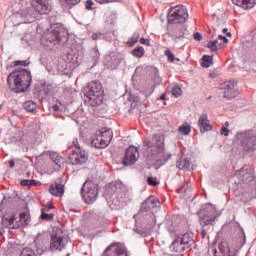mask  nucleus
Returning a JSON list of instances; mask_svg holds the SVG:
<instances>
[{
    "instance_id": "f257e3e1",
    "label": "nucleus",
    "mask_w": 256,
    "mask_h": 256,
    "mask_svg": "<svg viewBox=\"0 0 256 256\" xmlns=\"http://www.w3.org/2000/svg\"><path fill=\"white\" fill-rule=\"evenodd\" d=\"M31 81H33L31 72L25 69L14 71L7 77L8 87L14 93H24V91H27L31 87Z\"/></svg>"
},
{
    "instance_id": "f03ea898",
    "label": "nucleus",
    "mask_w": 256,
    "mask_h": 256,
    "mask_svg": "<svg viewBox=\"0 0 256 256\" xmlns=\"http://www.w3.org/2000/svg\"><path fill=\"white\" fill-rule=\"evenodd\" d=\"M236 141L242 145L243 149L248 153H255L256 151V129L238 132L236 134Z\"/></svg>"
},
{
    "instance_id": "7ed1b4c3",
    "label": "nucleus",
    "mask_w": 256,
    "mask_h": 256,
    "mask_svg": "<svg viewBox=\"0 0 256 256\" xmlns=\"http://www.w3.org/2000/svg\"><path fill=\"white\" fill-rule=\"evenodd\" d=\"M189 14L185 6H175L168 12V22L172 25H181L187 21Z\"/></svg>"
},
{
    "instance_id": "20e7f679",
    "label": "nucleus",
    "mask_w": 256,
    "mask_h": 256,
    "mask_svg": "<svg viewBox=\"0 0 256 256\" xmlns=\"http://www.w3.org/2000/svg\"><path fill=\"white\" fill-rule=\"evenodd\" d=\"M68 39L67 30L61 25L46 35V41L47 43H50V45H58V43L65 45Z\"/></svg>"
},
{
    "instance_id": "39448f33",
    "label": "nucleus",
    "mask_w": 256,
    "mask_h": 256,
    "mask_svg": "<svg viewBox=\"0 0 256 256\" xmlns=\"http://www.w3.org/2000/svg\"><path fill=\"white\" fill-rule=\"evenodd\" d=\"M147 146L150 149H154L152 155H159L160 159H167V155H165L164 135H154L153 138L150 141H148Z\"/></svg>"
},
{
    "instance_id": "423d86ee",
    "label": "nucleus",
    "mask_w": 256,
    "mask_h": 256,
    "mask_svg": "<svg viewBox=\"0 0 256 256\" xmlns=\"http://www.w3.org/2000/svg\"><path fill=\"white\" fill-rule=\"evenodd\" d=\"M215 219H217V210L212 204H207L206 207L199 212V221L202 227L214 225Z\"/></svg>"
},
{
    "instance_id": "0eeeda50",
    "label": "nucleus",
    "mask_w": 256,
    "mask_h": 256,
    "mask_svg": "<svg viewBox=\"0 0 256 256\" xmlns=\"http://www.w3.org/2000/svg\"><path fill=\"white\" fill-rule=\"evenodd\" d=\"M82 197L87 205H93L97 201V184L87 180L82 188Z\"/></svg>"
},
{
    "instance_id": "6e6552de",
    "label": "nucleus",
    "mask_w": 256,
    "mask_h": 256,
    "mask_svg": "<svg viewBox=\"0 0 256 256\" xmlns=\"http://www.w3.org/2000/svg\"><path fill=\"white\" fill-rule=\"evenodd\" d=\"M113 140V130L108 127L101 128L98 135V149H105Z\"/></svg>"
},
{
    "instance_id": "1a4fd4ad",
    "label": "nucleus",
    "mask_w": 256,
    "mask_h": 256,
    "mask_svg": "<svg viewBox=\"0 0 256 256\" xmlns=\"http://www.w3.org/2000/svg\"><path fill=\"white\" fill-rule=\"evenodd\" d=\"M253 173V168L245 165L240 170L235 172V177H237V179L240 181H243V183H250V185H253V182L256 183L255 175Z\"/></svg>"
},
{
    "instance_id": "9d476101",
    "label": "nucleus",
    "mask_w": 256,
    "mask_h": 256,
    "mask_svg": "<svg viewBox=\"0 0 256 256\" xmlns=\"http://www.w3.org/2000/svg\"><path fill=\"white\" fill-rule=\"evenodd\" d=\"M139 159V150L135 146H130L126 151L123 158V165L131 166L135 165L137 163V160Z\"/></svg>"
},
{
    "instance_id": "9b49d317",
    "label": "nucleus",
    "mask_w": 256,
    "mask_h": 256,
    "mask_svg": "<svg viewBox=\"0 0 256 256\" xmlns=\"http://www.w3.org/2000/svg\"><path fill=\"white\" fill-rule=\"evenodd\" d=\"M104 256H128L127 248L124 244L113 243L105 249Z\"/></svg>"
},
{
    "instance_id": "f8f14e48",
    "label": "nucleus",
    "mask_w": 256,
    "mask_h": 256,
    "mask_svg": "<svg viewBox=\"0 0 256 256\" xmlns=\"http://www.w3.org/2000/svg\"><path fill=\"white\" fill-rule=\"evenodd\" d=\"M67 243H69V238L57 234L53 235L51 238L50 249L52 251H61L62 249H65Z\"/></svg>"
},
{
    "instance_id": "ddd939ff",
    "label": "nucleus",
    "mask_w": 256,
    "mask_h": 256,
    "mask_svg": "<svg viewBox=\"0 0 256 256\" xmlns=\"http://www.w3.org/2000/svg\"><path fill=\"white\" fill-rule=\"evenodd\" d=\"M31 3L39 15H47L51 11L48 0H32Z\"/></svg>"
},
{
    "instance_id": "4468645a",
    "label": "nucleus",
    "mask_w": 256,
    "mask_h": 256,
    "mask_svg": "<svg viewBox=\"0 0 256 256\" xmlns=\"http://www.w3.org/2000/svg\"><path fill=\"white\" fill-rule=\"evenodd\" d=\"M87 152H79V151H72V154L69 156V161L72 165H83V163H87Z\"/></svg>"
},
{
    "instance_id": "2eb2a0df",
    "label": "nucleus",
    "mask_w": 256,
    "mask_h": 256,
    "mask_svg": "<svg viewBox=\"0 0 256 256\" xmlns=\"http://www.w3.org/2000/svg\"><path fill=\"white\" fill-rule=\"evenodd\" d=\"M256 198V182H252V184L246 186L244 191L242 192L241 201L243 203H248L252 199Z\"/></svg>"
},
{
    "instance_id": "dca6fc26",
    "label": "nucleus",
    "mask_w": 256,
    "mask_h": 256,
    "mask_svg": "<svg viewBox=\"0 0 256 256\" xmlns=\"http://www.w3.org/2000/svg\"><path fill=\"white\" fill-rule=\"evenodd\" d=\"M222 89L224 99H233L237 96V92L235 91V81L230 80L223 84Z\"/></svg>"
},
{
    "instance_id": "f3484780",
    "label": "nucleus",
    "mask_w": 256,
    "mask_h": 256,
    "mask_svg": "<svg viewBox=\"0 0 256 256\" xmlns=\"http://www.w3.org/2000/svg\"><path fill=\"white\" fill-rule=\"evenodd\" d=\"M198 127L200 129V133H207V131H213V126L211 125V121L209 120V116L207 114H202L198 119Z\"/></svg>"
},
{
    "instance_id": "a211bd4d",
    "label": "nucleus",
    "mask_w": 256,
    "mask_h": 256,
    "mask_svg": "<svg viewBox=\"0 0 256 256\" xmlns=\"http://www.w3.org/2000/svg\"><path fill=\"white\" fill-rule=\"evenodd\" d=\"M2 225L8 229H17L19 228L20 224L17 222V218L15 215H6L2 218Z\"/></svg>"
},
{
    "instance_id": "6ab92c4d",
    "label": "nucleus",
    "mask_w": 256,
    "mask_h": 256,
    "mask_svg": "<svg viewBox=\"0 0 256 256\" xmlns=\"http://www.w3.org/2000/svg\"><path fill=\"white\" fill-rule=\"evenodd\" d=\"M39 242L37 240L34 241V246L36 247L35 250H33L30 247H26L22 250L20 256H37V255H43V248L41 246H38ZM36 252V253H35Z\"/></svg>"
},
{
    "instance_id": "aec40b11",
    "label": "nucleus",
    "mask_w": 256,
    "mask_h": 256,
    "mask_svg": "<svg viewBox=\"0 0 256 256\" xmlns=\"http://www.w3.org/2000/svg\"><path fill=\"white\" fill-rule=\"evenodd\" d=\"M159 205V200L153 196L148 197L141 205V211H151Z\"/></svg>"
},
{
    "instance_id": "412c9836",
    "label": "nucleus",
    "mask_w": 256,
    "mask_h": 256,
    "mask_svg": "<svg viewBox=\"0 0 256 256\" xmlns=\"http://www.w3.org/2000/svg\"><path fill=\"white\" fill-rule=\"evenodd\" d=\"M97 93V82L92 81L88 84L86 88V96L88 97L89 101H95L97 97L95 96Z\"/></svg>"
},
{
    "instance_id": "4be33fe9",
    "label": "nucleus",
    "mask_w": 256,
    "mask_h": 256,
    "mask_svg": "<svg viewBox=\"0 0 256 256\" xmlns=\"http://www.w3.org/2000/svg\"><path fill=\"white\" fill-rule=\"evenodd\" d=\"M51 195L55 197H61L65 193V186L63 184L55 183L50 186L49 189Z\"/></svg>"
},
{
    "instance_id": "5701e85b",
    "label": "nucleus",
    "mask_w": 256,
    "mask_h": 256,
    "mask_svg": "<svg viewBox=\"0 0 256 256\" xmlns=\"http://www.w3.org/2000/svg\"><path fill=\"white\" fill-rule=\"evenodd\" d=\"M234 5L242 7V9H253L256 5V0H232Z\"/></svg>"
},
{
    "instance_id": "b1692460",
    "label": "nucleus",
    "mask_w": 256,
    "mask_h": 256,
    "mask_svg": "<svg viewBox=\"0 0 256 256\" xmlns=\"http://www.w3.org/2000/svg\"><path fill=\"white\" fill-rule=\"evenodd\" d=\"M219 251L222 256H235V251L229 248V244L227 242H222L219 245Z\"/></svg>"
},
{
    "instance_id": "393cba45",
    "label": "nucleus",
    "mask_w": 256,
    "mask_h": 256,
    "mask_svg": "<svg viewBox=\"0 0 256 256\" xmlns=\"http://www.w3.org/2000/svg\"><path fill=\"white\" fill-rule=\"evenodd\" d=\"M170 249H172V251H174V253H183V251L187 248L182 244V242L179 240V238H177L176 240H174L172 242Z\"/></svg>"
},
{
    "instance_id": "a878e982",
    "label": "nucleus",
    "mask_w": 256,
    "mask_h": 256,
    "mask_svg": "<svg viewBox=\"0 0 256 256\" xmlns=\"http://www.w3.org/2000/svg\"><path fill=\"white\" fill-rule=\"evenodd\" d=\"M178 169L187 171L191 167V161L188 158H180L176 163Z\"/></svg>"
},
{
    "instance_id": "bb28decb",
    "label": "nucleus",
    "mask_w": 256,
    "mask_h": 256,
    "mask_svg": "<svg viewBox=\"0 0 256 256\" xmlns=\"http://www.w3.org/2000/svg\"><path fill=\"white\" fill-rule=\"evenodd\" d=\"M178 239L182 242L186 249H189V247H191V245L194 243L193 237H191V235L188 233L182 235V237H178Z\"/></svg>"
},
{
    "instance_id": "cd10ccee",
    "label": "nucleus",
    "mask_w": 256,
    "mask_h": 256,
    "mask_svg": "<svg viewBox=\"0 0 256 256\" xmlns=\"http://www.w3.org/2000/svg\"><path fill=\"white\" fill-rule=\"evenodd\" d=\"M24 109H26L28 113H35L37 111V104L31 100L26 101L24 103Z\"/></svg>"
},
{
    "instance_id": "c85d7f7f",
    "label": "nucleus",
    "mask_w": 256,
    "mask_h": 256,
    "mask_svg": "<svg viewBox=\"0 0 256 256\" xmlns=\"http://www.w3.org/2000/svg\"><path fill=\"white\" fill-rule=\"evenodd\" d=\"M50 158L53 160V162L61 167V161H63V157L59 155L57 152H50Z\"/></svg>"
},
{
    "instance_id": "c756f323",
    "label": "nucleus",
    "mask_w": 256,
    "mask_h": 256,
    "mask_svg": "<svg viewBox=\"0 0 256 256\" xmlns=\"http://www.w3.org/2000/svg\"><path fill=\"white\" fill-rule=\"evenodd\" d=\"M86 145L90 147H97V133H93L89 138L85 140Z\"/></svg>"
},
{
    "instance_id": "7c9ffc66",
    "label": "nucleus",
    "mask_w": 256,
    "mask_h": 256,
    "mask_svg": "<svg viewBox=\"0 0 256 256\" xmlns=\"http://www.w3.org/2000/svg\"><path fill=\"white\" fill-rule=\"evenodd\" d=\"M174 37L177 39H183L185 37V27L184 26H179L174 30Z\"/></svg>"
},
{
    "instance_id": "2f4dec72",
    "label": "nucleus",
    "mask_w": 256,
    "mask_h": 256,
    "mask_svg": "<svg viewBox=\"0 0 256 256\" xmlns=\"http://www.w3.org/2000/svg\"><path fill=\"white\" fill-rule=\"evenodd\" d=\"M202 61V67H211L213 65V56L204 55Z\"/></svg>"
},
{
    "instance_id": "473e14b6",
    "label": "nucleus",
    "mask_w": 256,
    "mask_h": 256,
    "mask_svg": "<svg viewBox=\"0 0 256 256\" xmlns=\"http://www.w3.org/2000/svg\"><path fill=\"white\" fill-rule=\"evenodd\" d=\"M144 53H145V49L143 48V46H138L134 50H132V55L134 57L141 58L143 57Z\"/></svg>"
},
{
    "instance_id": "72a5a7b5",
    "label": "nucleus",
    "mask_w": 256,
    "mask_h": 256,
    "mask_svg": "<svg viewBox=\"0 0 256 256\" xmlns=\"http://www.w3.org/2000/svg\"><path fill=\"white\" fill-rule=\"evenodd\" d=\"M19 221L22 225H29V222L31 221V216L27 213H21Z\"/></svg>"
},
{
    "instance_id": "f704fd0d",
    "label": "nucleus",
    "mask_w": 256,
    "mask_h": 256,
    "mask_svg": "<svg viewBox=\"0 0 256 256\" xmlns=\"http://www.w3.org/2000/svg\"><path fill=\"white\" fill-rule=\"evenodd\" d=\"M178 131L182 133V135H189V133H191V126L187 123H184L178 128Z\"/></svg>"
},
{
    "instance_id": "c9c22d12",
    "label": "nucleus",
    "mask_w": 256,
    "mask_h": 256,
    "mask_svg": "<svg viewBox=\"0 0 256 256\" xmlns=\"http://www.w3.org/2000/svg\"><path fill=\"white\" fill-rule=\"evenodd\" d=\"M53 217H55V214L53 213L47 214L45 213V209H42V214L40 216V219H42L43 221H52Z\"/></svg>"
},
{
    "instance_id": "e433bc0d",
    "label": "nucleus",
    "mask_w": 256,
    "mask_h": 256,
    "mask_svg": "<svg viewBox=\"0 0 256 256\" xmlns=\"http://www.w3.org/2000/svg\"><path fill=\"white\" fill-rule=\"evenodd\" d=\"M172 95L174 97H181V95H183V90H181V87L176 85L172 88Z\"/></svg>"
},
{
    "instance_id": "4c0bfd02",
    "label": "nucleus",
    "mask_w": 256,
    "mask_h": 256,
    "mask_svg": "<svg viewBox=\"0 0 256 256\" xmlns=\"http://www.w3.org/2000/svg\"><path fill=\"white\" fill-rule=\"evenodd\" d=\"M207 48L210 49L213 53H216V51H219V48L217 46V41H210L207 44Z\"/></svg>"
},
{
    "instance_id": "58836bf2",
    "label": "nucleus",
    "mask_w": 256,
    "mask_h": 256,
    "mask_svg": "<svg viewBox=\"0 0 256 256\" xmlns=\"http://www.w3.org/2000/svg\"><path fill=\"white\" fill-rule=\"evenodd\" d=\"M165 55L168 57V61L170 63H173V61H179V58H175V55L173 52H171V50H166Z\"/></svg>"
},
{
    "instance_id": "ea45409f",
    "label": "nucleus",
    "mask_w": 256,
    "mask_h": 256,
    "mask_svg": "<svg viewBox=\"0 0 256 256\" xmlns=\"http://www.w3.org/2000/svg\"><path fill=\"white\" fill-rule=\"evenodd\" d=\"M147 183L152 187H157V185H159V181H157V178H154L153 176H149L147 178Z\"/></svg>"
},
{
    "instance_id": "a19ab883",
    "label": "nucleus",
    "mask_w": 256,
    "mask_h": 256,
    "mask_svg": "<svg viewBox=\"0 0 256 256\" xmlns=\"http://www.w3.org/2000/svg\"><path fill=\"white\" fill-rule=\"evenodd\" d=\"M139 41V34H134L129 40H128V45L130 47H133V45H135V43H137Z\"/></svg>"
},
{
    "instance_id": "79ce46f5",
    "label": "nucleus",
    "mask_w": 256,
    "mask_h": 256,
    "mask_svg": "<svg viewBox=\"0 0 256 256\" xmlns=\"http://www.w3.org/2000/svg\"><path fill=\"white\" fill-rule=\"evenodd\" d=\"M31 35L26 34L24 37H22V45H24V47H27V45H31Z\"/></svg>"
},
{
    "instance_id": "37998d69",
    "label": "nucleus",
    "mask_w": 256,
    "mask_h": 256,
    "mask_svg": "<svg viewBox=\"0 0 256 256\" xmlns=\"http://www.w3.org/2000/svg\"><path fill=\"white\" fill-rule=\"evenodd\" d=\"M14 65L19 66L21 65L22 67H27L29 65V61L27 60H18L14 62Z\"/></svg>"
},
{
    "instance_id": "c03bdc74",
    "label": "nucleus",
    "mask_w": 256,
    "mask_h": 256,
    "mask_svg": "<svg viewBox=\"0 0 256 256\" xmlns=\"http://www.w3.org/2000/svg\"><path fill=\"white\" fill-rule=\"evenodd\" d=\"M64 1L66 5H69V7H73L74 5L81 3V0H64Z\"/></svg>"
},
{
    "instance_id": "a18cd8bd",
    "label": "nucleus",
    "mask_w": 256,
    "mask_h": 256,
    "mask_svg": "<svg viewBox=\"0 0 256 256\" xmlns=\"http://www.w3.org/2000/svg\"><path fill=\"white\" fill-rule=\"evenodd\" d=\"M220 134L224 135V137H229V129H227V127H222L220 130Z\"/></svg>"
},
{
    "instance_id": "49530a36",
    "label": "nucleus",
    "mask_w": 256,
    "mask_h": 256,
    "mask_svg": "<svg viewBox=\"0 0 256 256\" xmlns=\"http://www.w3.org/2000/svg\"><path fill=\"white\" fill-rule=\"evenodd\" d=\"M93 5H95V3L93 2V0H87V2H86V9H88L89 11H91V9H93Z\"/></svg>"
},
{
    "instance_id": "de8ad7c7",
    "label": "nucleus",
    "mask_w": 256,
    "mask_h": 256,
    "mask_svg": "<svg viewBox=\"0 0 256 256\" xmlns=\"http://www.w3.org/2000/svg\"><path fill=\"white\" fill-rule=\"evenodd\" d=\"M98 99L100 101L101 104L105 103V90H101V96H98Z\"/></svg>"
},
{
    "instance_id": "09e8293b",
    "label": "nucleus",
    "mask_w": 256,
    "mask_h": 256,
    "mask_svg": "<svg viewBox=\"0 0 256 256\" xmlns=\"http://www.w3.org/2000/svg\"><path fill=\"white\" fill-rule=\"evenodd\" d=\"M73 144L75 145V148H76V150H74V151L82 152L81 151V146L79 145V140L74 139Z\"/></svg>"
},
{
    "instance_id": "8fccbe9b",
    "label": "nucleus",
    "mask_w": 256,
    "mask_h": 256,
    "mask_svg": "<svg viewBox=\"0 0 256 256\" xmlns=\"http://www.w3.org/2000/svg\"><path fill=\"white\" fill-rule=\"evenodd\" d=\"M219 41L223 44V43H229V39H227V37L223 36V35H219L218 36Z\"/></svg>"
},
{
    "instance_id": "3c124183",
    "label": "nucleus",
    "mask_w": 256,
    "mask_h": 256,
    "mask_svg": "<svg viewBox=\"0 0 256 256\" xmlns=\"http://www.w3.org/2000/svg\"><path fill=\"white\" fill-rule=\"evenodd\" d=\"M194 39H195V41H201V39H203V36L201 35V33L195 32Z\"/></svg>"
},
{
    "instance_id": "603ef678",
    "label": "nucleus",
    "mask_w": 256,
    "mask_h": 256,
    "mask_svg": "<svg viewBox=\"0 0 256 256\" xmlns=\"http://www.w3.org/2000/svg\"><path fill=\"white\" fill-rule=\"evenodd\" d=\"M117 0H97V3H100V5H103L105 3H115Z\"/></svg>"
},
{
    "instance_id": "864d4df0",
    "label": "nucleus",
    "mask_w": 256,
    "mask_h": 256,
    "mask_svg": "<svg viewBox=\"0 0 256 256\" xmlns=\"http://www.w3.org/2000/svg\"><path fill=\"white\" fill-rule=\"evenodd\" d=\"M140 43H141L142 45H149V39L141 38V39H140Z\"/></svg>"
},
{
    "instance_id": "5fc2aeb1",
    "label": "nucleus",
    "mask_w": 256,
    "mask_h": 256,
    "mask_svg": "<svg viewBox=\"0 0 256 256\" xmlns=\"http://www.w3.org/2000/svg\"><path fill=\"white\" fill-rule=\"evenodd\" d=\"M214 41H217L216 45H217L218 49H221V47H223V42H221L219 38Z\"/></svg>"
},
{
    "instance_id": "6e6d98bb",
    "label": "nucleus",
    "mask_w": 256,
    "mask_h": 256,
    "mask_svg": "<svg viewBox=\"0 0 256 256\" xmlns=\"http://www.w3.org/2000/svg\"><path fill=\"white\" fill-rule=\"evenodd\" d=\"M21 185L25 186V187H29V180H21Z\"/></svg>"
},
{
    "instance_id": "4d7b16f0",
    "label": "nucleus",
    "mask_w": 256,
    "mask_h": 256,
    "mask_svg": "<svg viewBox=\"0 0 256 256\" xmlns=\"http://www.w3.org/2000/svg\"><path fill=\"white\" fill-rule=\"evenodd\" d=\"M29 187H33V185H37V181L35 180H28Z\"/></svg>"
},
{
    "instance_id": "13d9d810",
    "label": "nucleus",
    "mask_w": 256,
    "mask_h": 256,
    "mask_svg": "<svg viewBox=\"0 0 256 256\" xmlns=\"http://www.w3.org/2000/svg\"><path fill=\"white\" fill-rule=\"evenodd\" d=\"M9 167H10V169H13V167H15V160L9 161Z\"/></svg>"
},
{
    "instance_id": "bf43d9fd",
    "label": "nucleus",
    "mask_w": 256,
    "mask_h": 256,
    "mask_svg": "<svg viewBox=\"0 0 256 256\" xmlns=\"http://www.w3.org/2000/svg\"><path fill=\"white\" fill-rule=\"evenodd\" d=\"M201 235L202 238L205 239V237L207 236V230H202Z\"/></svg>"
},
{
    "instance_id": "052dcab7",
    "label": "nucleus",
    "mask_w": 256,
    "mask_h": 256,
    "mask_svg": "<svg viewBox=\"0 0 256 256\" xmlns=\"http://www.w3.org/2000/svg\"><path fill=\"white\" fill-rule=\"evenodd\" d=\"M42 209H45V211H51V209H53V205H48L46 208Z\"/></svg>"
},
{
    "instance_id": "680f3d73",
    "label": "nucleus",
    "mask_w": 256,
    "mask_h": 256,
    "mask_svg": "<svg viewBox=\"0 0 256 256\" xmlns=\"http://www.w3.org/2000/svg\"><path fill=\"white\" fill-rule=\"evenodd\" d=\"M52 109H53V111H59V106L54 105V106L52 107Z\"/></svg>"
},
{
    "instance_id": "e2e57ef3",
    "label": "nucleus",
    "mask_w": 256,
    "mask_h": 256,
    "mask_svg": "<svg viewBox=\"0 0 256 256\" xmlns=\"http://www.w3.org/2000/svg\"><path fill=\"white\" fill-rule=\"evenodd\" d=\"M0 237H3V228L0 227Z\"/></svg>"
},
{
    "instance_id": "0e129e2a",
    "label": "nucleus",
    "mask_w": 256,
    "mask_h": 256,
    "mask_svg": "<svg viewBox=\"0 0 256 256\" xmlns=\"http://www.w3.org/2000/svg\"><path fill=\"white\" fill-rule=\"evenodd\" d=\"M160 99H162V101H165V94L161 95Z\"/></svg>"
},
{
    "instance_id": "69168bd1",
    "label": "nucleus",
    "mask_w": 256,
    "mask_h": 256,
    "mask_svg": "<svg viewBox=\"0 0 256 256\" xmlns=\"http://www.w3.org/2000/svg\"><path fill=\"white\" fill-rule=\"evenodd\" d=\"M44 23H51V20L50 19H46L43 21Z\"/></svg>"
},
{
    "instance_id": "338daca9",
    "label": "nucleus",
    "mask_w": 256,
    "mask_h": 256,
    "mask_svg": "<svg viewBox=\"0 0 256 256\" xmlns=\"http://www.w3.org/2000/svg\"><path fill=\"white\" fill-rule=\"evenodd\" d=\"M224 127H226V129H227V127H229V122L228 121L225 122V126Z\"/></svg>"
},
{
    "instance_id": "774afa93",
    "label": "nucleus",
    "mask_w": 256,
    "mask_h": 256,
    "mask_svg": "<svg viewBox=\"0 0 256 256\" xmlns=\"http://www.w3.org/2000/svg\"><path fill=\"white\" fill-rule=\"evenodd\" d=\"M92 38L97 39V34H93Z\"/></svg>"
}]
</instances>
